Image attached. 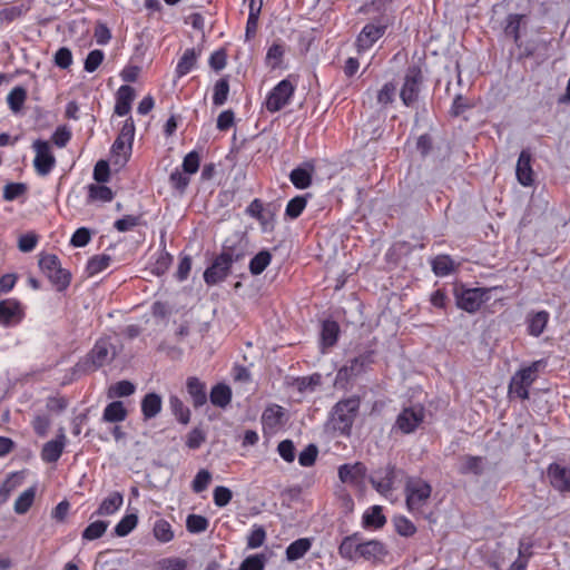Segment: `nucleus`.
Here are the masks:
<instances>
[{
    "mask_svg": "<svg viewBox=\"0 0 570 570\" xmlns=\"http://www.w3.org/2000/svg\"><path fill=\"white\" fill-rule=\"evenodd\" d=\"M338 554L342 559L356 562L360 559L377 563L382 561L387 551L384 544L377 540L362 541L358 533L345 537L338 546Z\"/></svg>",
    "mask_w": 570,
    "mask_h": 570,
    "instance_id": "obj_1",
    "label": "nucleus"
},
{
    "mask_svg": "<svg viewBox=\"0 0 570 570\" xmlns=\"http://www.w3.org/2000/svg\"><path fill=\"white\" fill-rule=\"evenodd\" d=\"M404 494L406 509L413 517L434 521L433 513L426 512L432 494L429 482L421 478H410L405 483Z\"/></svg>",
    "mask_w": 570,
    "mask_h": 570,
    "instance_id": "obj_2",
    "label": "nucleus"
},
{
    "mask_svg": "<svg viewBox=\"0 0 570 570\" xmlns=\"http://www.w3.org/2000/svg\"><path fill=\"white\" fill-rule=\"evenodd\" d=\"M135 138V124L131 118H128L121 129L116 140L114 141L110 150V161L118 167H122L129 160L132 142Z\"/></svg>",
    "mask_w": 570,
    "mask_h": 570,
    "instance_id": "obj_3",
    "label": "nucleus"
},
{
    "mask_svg": "<svg viewBox=\"0 0 570 570\" xmlns=\"http://www.w3.org/2000/svg\"><path fill=\"white\" fill-rule=\"evenodd\" d=\"M546 366L542 360L532 362L529 366L520 368L511 379L509 394L521 400L529 399V387L537 380L541 368Z\"/></svg>",
    "mask_w": 570,
    "mask_h": 570,
    "instance_id": "obj_4",
    "label": "nucleus"
},
{
    "mask_svg": "<svg viewBox=\"0 0 570 570\" xmlns=\"http://www.w3.org/2000/svg\"><path fill=\"white\" fill-rule=\"evenodd\" d=\"M39 267L57 291H65L69 286L71 276L68 271L61 267L57 255L41 254L39 258Z\"/></svg>",
    "mask_w": 570,
    "mask_h": 570,
    "instance_id": "obj_5",
    "label": "nucleus"
},
{
    "mask_svg": "<svg viewBox=\"0 0 570 570\" xmlns=\"http://www.w3.org/2000/svg\"><path fill=\"white\" fill-rule=\"evenodd\" d=\"M35 151L33 168L39 176H48L56 167L57 160L51 145L47 140L37 139L32 142Z\"/></svg>",
    "mask_w": 570,
    "mask_h": 570,
    "instance_id": "obj_6",
    "label": "nucleus"
},
{
    "mask_svg": "<svg viewBox=\"0 0 570 570\" xmlns=\"http://www.w3.org/2000/svg\"><path fill=\"white\" fill-rule=\"evenodd\" d=\"M360 409V399L358 397H350L343 401H340L334 406L333 417L335 423L337 424V429L343 432H347L351 430L354 419L357 415Z\"/></svg>",
    "mask_w": 570,
    "mask_h": 570,
    "instance_id": "obj_7",
    "label": "nucleus"
},
{
    "mask_svg": "<svg viewBox=\"0 0 570 570\" xmlns=\"http://www.w3.org/2000/svg\"><path fill=\"white\" fill-rule=\"evenodd\" d=\"M294 91L295 86L289 79L279 81L267 95L265 108L269 112L279 111L291 101Z\"/></svg>",
    "mask_w": 570,
    "mask_h": 570,
    "instance_id": "obj_8",
    "label": "nucleus"
},
{
    "mask_svg": "<svg viewBox=\"0 0 570 570\" xmlns=\"http://www.w3.org/2000/svg\"><path fill=\"white\" fill-rule=\"evenodd\" d=\"M422 79V72L419 67L412 66L407 68L400 91L401 100L406 107L412 106L417 100Z\"/></svg>",
    "mask_w": 570,
    "mask_h": 570,
    "instance_id": "obj_9",
    "label": "nucleus"
},
{
    "mask_svg": "<svg viewBox=\"0 0 570 570\" xmlns=\"http://www.w3.org/2000/svg\"><path fill=\"white\" fill-rule=\"evenodd\" d=\"M234 256L229 252H223L213 264L205 271L204 279L207 285H215L223 282L229 274Z\"/></svg>",
    "mask_w": 570,
    "mask_h": 570,
    "instance_id": "obj_10",
    "label": "nucleus"
},
{
    "mask_svg": "<svg viewBox=\"0 0 570 570\" xmlns=\"http://www.w3.org/2000/svg\"><path fill=\"white\" fill-rule=\"evenodd\" d=\"M116 354L115 345L109 338L102 337L96 342L89 352L88 362H90L92 368L96 370L111 362Z\"/></svg>",
    "mask_w": 570,
    "mask_h": 570,
    "instance_id": "obj_11",
    "label": "nucleus"
},
{
    "mask_svg": "<svg viewBox=\"0 0 570 570\" xmlns=\"http://www.w3.org/2000/svg\"><path fill=\"white\" fill-rule=\"evenodd\" d=\"M424 416L422 406L406 407L397 415L394 428L403 434H410L423 422Z\"/></svg>",
    "mask_w": 570,
    "mask_h": 570,
    "instance_id": "obj_12",
    "label": "nucleus"
},
{
    "mask_svg": "<svg viewBox=\"0 0 570 570\" xmlns=\"http://www.w3.org/2000/svg\"><path fill=\"white\" fill-rule=\"evenodd\" d=\"M24 317V308L20 301L6 298L0 301V325L11 327L18 325Z\"/></svg>",
    "mask_w": 570,
    "mask_h": 570,
    "instance_id": "obj_13",
    "label": "nucleus"
},
{
    "mask_svg": "<svg viewBox=\"0 0 570 570\" xmlns=\"http://www.w3.org/2000/svg\"><path fill=\"white\" fill-rule=\"evenodd\" d=\"M488 299V291L485 288H466L461 291L456 296V305L459 308L468 312H476L481 305Z\"/></svg>",
    "mask_w": 570,
    "mask_h": 570,
    "instance_id": "obj_14",
    "label": "nucleus"
},
{
    "mask_svg": "<svg viewBox=\"0 0 570 570\" xmlns=\"http://www.w3.org/2000/svg\"><path fill=\"white\" fill-rule=\"evenodd\" d=\"M366 468L363 463L343 464L338 468V478L343 483L361 487L364 483Z\"/></svg>",
    "mask_w": 570,
    "mask_h": 570,
    "instance_id": "obj_15",
    "label": "nucleus"
},
{
    "mask_svg": "<svg viewBox=\"0 0 570 570\" xmlns=\"http://www.w3.org/2000/svg\"><path fill=\"white\" fill-rule=\"evenodd\" d=\"M395 480L394 466L387 465L376 470L371 476V483L374 489L383 495L392 492Z\"/></svg>",
    "mask_w": 570,
    "mask_h": 570,
    "instance_id": "obj_16",
    "label": "nucleus"
},
{
    "mask_svg": "<svg viewBox=\"0 0 570 570\" xmlns=\"http://www.w3.org/2000/svg\"><path fill=\"white\" fill-rule=\"evenodd\" d=\"M385 32V26L368 23L360 32L356 46L358 52L368 50Z\"/></svg>",
    "mask_w": 570,
    "mask_h": 570,
    "instance_id": "obj_17",
    "label": "nucleus"
},
{
    "mask_svg": "<svg viewBox=\"0 0 570 570\" xmlns=\"http://www.w3.org/2000/svg\"><path fill=\"white\" fill-rule=\"evenodd\" d=\"M66 445V435L62 429L55 440L45 443L41 451V459L47 463H53L59 460Z\"/></svg>",
    "mask_w": 570,
    "mask_h": 570,
    "instance_id": "obj_18",
    "label": "nucleus"
},
{
    "mask_svg": "<svg viewBox=\"0 0 570 570\" xmlns=\"http://www.w3.org/2000/svg\"><path fill=\"white\" fill-rule=\"evenodd\" d=\"M315 171L313 161H307L303 166L293 169L289 174V180L297 189H306L312 185V177Z\"/></svg>",
    "mask_w": 570,
    "mask_h": 570,
    "instance_id": "obj_19",
    "label": "nucleus"
},
{
    "mask_svg": "<svg viewBox=\"0 0 570 570\" xmlns=\"http://www.w3.org/2000/svg\"><path fill=\"white\" fill-rule=\"evenodd\" d=\"M548 476L554 489L558 491H570V470L559 464H550Z\"/></svg>",
    "mask_w": 570,
    "mask_h": 570,
    "instance_id": "obj_20",
    "label": "nucleus"
},
{
    "mask_svg": "<svg viewBox=\"0 0 570 570\" xmlns=\"http://www.w3.org/2000/svg\"><path fill=\"white\" fill-rule=\"evenodd\" d=\"M517 179L523 186L533 184V170L531 167V154L529 150H522L517 163Z\"/></svg>",
    "mask_w": 570,
    "mask_h": 570,
    "instance_id": "obj_21",
    "label": "nucleus"
},
{
    "mask_svg": "<svg viewBox=\"0 0 570 570\" xmlns=\"http://www.w3.org/2000/svg\"><path fill=\"white\" fill-rule=\"evenodd\" d=\"M549 313L547 311H539L529 313L527 316V331L529 335L538 337L547 327L549 322Z\"/></svg>",
    "mask_w": 570,
    "mask_h": 570,
    "instance_id": "obj_22",
    "label": "nucleus"
},
{
    "mask_svg": "<svg viewBox=\"0 0 570 570\" xmlns=\"http://www.w3.org/2000/svg\"><path fill=\"white\" fill-rule=\"evenodd\" d=\"M199 56L200 50H196L195 48L186 49L177 62L175 70L176 77L181 78L189 73L196 67Z\"/></svg>",
    "mask_w": 570,
    "mask_h": 570,
    "instance_id": "obj_23",
    "label": "nucleus"
},
{
    "mask_svg": "<svg viewBox=\"0 0 570 570\" xmlns=\"http://www.w3.org/2000/svg\"><path fill=\"white\" fill-rule=\"evenodd\" d=\"M122 503V494L118 491H114L101 501L95 514L100 517L112 515L121 508Z\"/></svg>",
    "mask_w": 570,
    "mask_h": 570,
    "instance_id": "obj_24",
    "label": "nucleus"
},
{
    "mask_svg": "<svg viewBox=\"0 0 570 570\" xmlns=\"http://www.w3.org/2000/svg\"><path fill=\"white\" fill-rule=\"evenodd\" d=\"M135 91L130 86L124 85L117 91L115 112L118 116H126L131 109Z\"/></svg>",
    "mask_w": 570,
    "mask_h": 570,
    "instance_id": "obj_25",
    "label": "nucleus"
},
{
    "mask_svg": "<svg viewBox=\"0 0 570 570\" xmlns=\"http://www.w3.org/2000/svg\"><path fill=\"white\" fill-rule=\"evenodd\" d=\"M187 392L191 397L195 407L203 406L207 401L206 385L199 379L191 376L187 379Z\"/></svg>",
    "mask_w": 570,
    "mask_h": 570,
    "instance_id": "obj_26",
    "label": "nucleus"
},
{
    "mask_svg": "<svg viewBox=\"0 0 570 570\" xmlns=\"http://www.w3.org/2000/svg\"><path fill=\"white\" fill-rule=\"evenodd\" d=\"M284 415L285 412L281 405L271 404L262 414V423L265 429L274 430L282 424Z\"/></svg>",
    "mask_w": 570,
    "mask_h": 570,
    "instance_id": "obj_27",
    "label": "nucleus"
},
{
    "mask_svg": "<svg viewBox=\"0 0 570 570\" xmlns=\"http://www.w3.org/2000/svg\"><path fill=\"white\" fill-rule=\"evenodd\" d=\"M362 523L364 528H382L386 523L382 507L373 505L368 508L363 514Z\"/></svg>",
    "mask_w": 570,
    "mask_h": 570,
    "instance_id": "obj_28",
    "label": "nucleus"
},
{
    "mask_svg": "<svg viewBox=\"0 0 570 570\" xmlns=\"http://www.w3.org/2000/svg\"><path fill=\"white\" fill-rule=\"evenodd\" d=\"M209 397L213 405L225 409L232 401V390L224 383L216 384L212 387Z\"/></svg>",
    "mask_w": 570,
    "mask_h": 570,
    "instance_id": "obj_29",
    "label": "nucleus"
},
{
    "mask_svg": "<svg viewBox=\"0 0 570 570\" xmlns=\"http://www.w3.org/2000/svg\"><path fill=\"white\" fill-rule=\"evenodd\" d=\"M88 189V203H108L114 199V193L112 190L100 184H90L87 186Z\"/></svg>",
    "mask_w": 570,
    "mask_h": 570,
    "instance_id": "obj_30",
    "label": "nucleus"
},
{
    "mask_svg": "<svg viewBox=\"0 0 570 570\" xmlns=\"http://www.w3.org/2000/svg\"><path fill=\"white\" fill-rule=\"evenodd\" d=\"M161 397L156 393H148L141 401V412L146 420L155 417L161 410Z\"/></svg>",
    "mask_w": 570,
    "mask_h": 570,
    "instance_id": "obj_31",
    "label": "nucleus"
},
{
    "mask_svg": "<svg viewBox=\"0 0 570 570\" xmlns=\"http://www.w3.org/2000/svg\"><path fill=\"white\" fill-rule=\"evenodd\" d=\"M112 262V258L108 254H98L92 256L86 265V274L88 277H92L105 269H107Z\"/></svg>",
    "mask_w": 570,
    "mask_h": 570,
    "instance_id": "obj_32",
    "label": "nucleus"
},
{
    "mask_svg": "<svg viewBox=\"0 0 570 570\" xmlns=\"http://www.w3.org/2000/svg\"><path fill=\"white\" fill-rule=\"evenodd\" d=\"M312 540L308 538H301L292 542L286 549V559L288 561H295L305 556L311 549Z\"/></svg>",
    "mask_w": 570,
    "mask_h": 570,
    "instance_id": "obj_33",
    "label": "nucleus"
},
{
    "mask_svg": "<svg viewBox=\"0 0 570 570\" xmlns=\"http://www.w3.org/2000/svg\"><path fill=\"white\" fill-rule=\"evenodd\" d=\"M153 534L160 543H168L175 538L171 524L165 519H158L155 521Z\"/></svg>",
    "mask_w": 570,
    "mask_h": 570,
    "instance_id": "obj_34",
    "label": "nucleus"
},
{
    "mask_svg": "<svg viewBox=\"0 0 570 570\" xmlns=\"http://www.w3.org/2000/svg\"><path fill=\"white\" fill-rule=\"evenodd\" d=\"M126 416H127V411H126L122 402L115 401V402L109 403L105 407L104 414H102V420L106 422L116 423V422L124 421L126 419Z\"/></svg>",
    "mask_w": 570,
    "mask_h": 570,
    "instance_id": "obj_35",
    "label": "nucleus"
},
{
    "mask_svg": "<svg viewBox=\"0 0 570 570\" xmlns=\"http://www.w3.org/2000/svg\"><path fill=\"white\" fill-rule=\"evenodd\" d=\"M109 527V521L96 520L90 522L81 533L82 540L94 541L101 538Z\"/></svg>",
    "mask_w": 570,
    "mask_h": 570,
    "instance_id": "obj_36",
    "label": "nucleus"
},
{
    "mask_svg": "<svg viewBox=\"0 0 570 570\" xmlns=\"http://www.w3.org/2000/svg\"><path fill=\"white\" fill-rule=\"evenodd\" d=\"M229 82L228 77H223L217 80L213 88V104L217 107L223 106L228 98Z\"/></svg>",
    "mask_w": 570,
    "mask_h": 570,
    "instance_id": "obj_37",
    "label": "nucleus"
},
{
    "mask_svg": "<svg viewBox=\"0 0 570 570\" xmlns=\"http://www.w3.org/2000/svg\"><path fill=\"white\" fill-rule=\"evenodd\" d=\"M432 269L436 276H446L454 271V262L449 255H439L432 261Z\"/></svg>",
    "mask_w": 570,
    "mask_h": 570,
    "instance_id": "obj_38",
    "label": "nucleus"
},
{
    "mask_svg": "<svg viewBox=\"0 0 570 570\" xmlns=\"http://www.w3.org/2000/svg\"><path fill=\"white\" fill-rule=\"evenodd\" d=\"M169 405H170V409H171L174 415L180 423H183L185 425L189 423L190 411L187 406H185V404L178 396L171 395L169 397Z\"/></svg>",
    "mask_w": 570,
    "mask_h": 570,
    "instance_id": "obj_39",
    "label": "nucleus"
},
{
    "mask_svg": "<svg viewBox=\"0 0 570 570\" xmlns=\"http://www.w3.org/2000/svg\"><path fill=\"white\" fill-rule=\"evenodd\" d=\"M138 524V515L130 513L124 515L115 527V534L117 537L128 535Z\"/></svg>",
    "mask_w": 570,
    "mask_h": 570,
    "instance_id": "obj_40",
    "label": "nucleus"
},
{
    "mask_svg": "<svg viewBox=\"0 0 570 570\" xmlns=\"http://www.w3.org/2000/svg\"><path fill=\"white\" fill-rule=\"evenodd\" d=\"M272 255L267 250H262L256 254L249 262V271L253 275L262 274L265 268L271 264Z\"/></svg>",
    "mask_w": 570,
    "mask_h": 570,
    "instance_id": "obj_41",
    "label": "nucleus"
},
{
    "mask_svg": "<svg viewBox=\"0 0 570 570\" xmlns=\"http://www.w3.org/2000/svg\"><path fill=\"white\" fill-rule=\"evenodd\" d=\"M36 497V489L29 488L24 490L14 502V512L24 514L32 505Z\"/></svg>",
    "mask_w": 570,
    "mask_h": 570,
    "instance_id": "obj_42",
    "label": "nucleus"
},
{
    "mask_svg": "<svg viewBox=\"0 0 570 570\" xmlns=\"http://www.w3.org/2000/svg\"><path fill=\"white\" fill-rule=\"evenodd\" d=\"M26 99L27 91L22 87H14L7 96L8 106L13 112L21 110Z\"/></svg>",
    "mask_w": 570,
    "mask_h": 570,
    "instance_id": "obj_43",
    "label": "nucleus"
},
{
    "mask_svg": "<svg viewBox=\"0 0 570 570\" xmlns=\"http://www.w3.org/2000/svg\"><path fill=\"white\" fill-rule=\"evenodd\" d=\"M284 52L285 49L281 43H273L266 52V65L272 69L279 67L283 61Z\"/></svg>",
    "mask_w": 570,
    "mask_h": 570,
    "instance_id": "obj_44",
    "label": "nucleus"
},
{
    "mask_svg": "<svg viewBox=\"0 0 570 570\" xmlns=\"http://www.w3.org/2000/svg\"><path fill=\"white\" fill-rule=\"evenodd\" d=\"M208 525V519L200 514H189L186 519V529L190 533L205 532Z\"/></svg>",
    "mask_w": 570,
    "mask_h": 570,
    "instance_id": "obj_45",
    "label": "nucleus"
},
{
    "mask_svg": "<svg viewBox=\"0 0 570 570\" xmlns=\"http://www.w3.org/2000/svg\"><path fill=\"white\" fill-rule=\"evenodd\" d=\"M338 325L334 321H326L322 327V341L325 346H333L338 336Z\"/></svg>",
    "mask_w": 570,
    "mask_h": 570,
    "instance_id": "obj_46",
    "label": "nucleus"
},
{
    "mask_svg": "<svg viewBox=\"0 0 570 570\" xmlns=\"http://www.w3.org/2000/svg\"><path fill=\"white\" fill-rule=\"evenodd\" d=\"M307 205V198L305 196H296L292 198L285 208V215L291 219L297 218Z\"/></svg>",
    "mask_w": 570,
    "mask_h": 570,
    "instance_id": "obj_47",
    "label": "nucleus"
},
{
    "mask_svg": "<svg viewBox=\"0 0 570 570\" xmlns=\"http://www.w3.org/2000/svg\"><path fill=\"white\" fill-rule=\"evenodd\" d=\"M135 385L129 381H119L112 384L108 390L109 397L129 396L135 392Z\"/></svg>",
    "mask_w": 570,
    "mask_h": 570,
    "instance_id": "obj_48",
    "label": "nucleus"
},
{
    "mask_svg": "<svg viewBox=\"0 0 570 570\" xmlns=\"http://www.w3.org/2000/svg\"><path fill=\"white\" fill-rule=\"evenodd\" d=\"M396 532L402 537H412L416 533L415 524L406 517L400 515L394 518Z\"/></svg>",
    "mask_w": 570,
    "mask_h": 570,
    "instance_id": "obj_49",
    "label": "nucleus"
},
{
    "mask_svg": "<svg viewBox=\"0 0 570 570\" xmlns=\"http://www.w3.org/2000/svg\"><path fill=\"white\" fill-rule=\"evenodd\" d=\"M524 16L510 14L507 19L505 35L511 37L515 42L520 39V27Z\"/></svg>",
    "mask_w": 570,
    "mask_h": 570,
    "instance_id": "obj_50",
    "label": "nucleus"
},
{
    "mask_svg": "<svg viewBox=\"0 0 570 570\" xmlns=\"http://www.w3.org/2000/svg\"><path fill=\"white\" fill-rule=\"evenodd\" d=\"M266 540V531L262 525H254L247 535V548L257 549L264 544Z\"/></svg>",
    "mask_w": 570,
    "mask_h": 570,
    "instance_id": "obj_51",
    "label": "nucleus"
},
{
    "mask_svg": "<svg viewBox=\"0 0 570 570\" xmlns=\"http://www.w3.org/2000/svg\"><path fill=\"white\" fill-rule=\"evenodd\" d=\"M200 165L199 154L195 150L188 153L183 160V171L188 176L194 175L198 171Z\"/></svg>",
    "mask_w": 570,
    "mask_h": 570,
    "instance_id": "obj_52",
    "label": "nucleus"
},
{
    "mask_svg": "<svg viewBox=\"0 0 570 570\" xmlns=\"http://www.w3.org/2000/svg\"><path fill=\"white\" fill-rule=\"evenodd\" d=\"M27 191L26 184L22 183H9L3 187V199L7 202H12L20 196L24 195Z\"/></svg>",
    "mask_w": 570,
    "mask_h": 570,
    "instance_id": "obj_53",
    "label": "nucleus"
},
{
    "mask_svg": "<svg viewBox=\"0 0 570 570\" xmlns=\"http://www.w3.org/2000/svg\"><path fill=\"white\" fill-rule=\"evenodd\" d=\"M396 94V87L392 82H386L377 92V102L385 107L393 102Z\"/></svg>",
    "mask_w": 570,
    "mask_h": 570,
    "instance_id": "obj_54",
    "label": "nucleus"
},
{
    "mask_svg": "<svg viewBox=\"0 0 570 570\" xmlns=\"http://www.w3.org/2000/svg\"><path fill=\"white\" fill-rule=\"evenodd\" d=\"M22 478L18 474H11L7 478L0 488V499L4 502L10 493L21 484Z\"/></svg>",
    "mask_w": 570,
    "mask_h": 570,
    "instance_id": "obj_55",
    "label": "nucleus"
},
{
    "mask_svg": "<svg viewBox=\"0 0 570 570\" xmlns=\"http://www.w3.org/2000/svg\"><path fill=\"white\" fill-rule=\"evenodd\" d=\"M28 8L23 4L6 8L0 11V19L4 22H11L26 14Z\"/></svg>",
    "mask_w": 570,
    "mask_h": 570,
    "instance_id": "obj_56",
    "label": "nucleus"
},
{
    "mask_svg": "<svg viewBox=\"0 0 570 570\" xmlns=\"http://www.w3.org/2000/svg\"><path fill=\"white\" fill-rule=\"evenodd\" d=\"M232 498H233V493L228 488L218 485L214 489L213 499H214V503L217 507H219V508L226 507L230 502Z\"/></svg>",
    "mask_w": 570,
    "mask_h": 570,
    "instance_id": "obj_57",
    "label": "nucleus"
},
{
    "mask_svg": "<svg viewBox=\"0 0 570 570\" xmlns=\"http://www.w3.org/2000/svg\"><path fill=\"white\" fill-rule=\"evenodd\" d=\"M187 562L180 558H165L158 561L157 570H186Z\"/></svg>",
    "mask_w": 570,
    "mask_h": 570,
    "instance_id": "obj_58",
    "label": "nucleus"
},
{
    "mask_svg": "<svg viewBox=\"0 0 570 570\" xmlns=\"http://www.w3.org/2000/svg\"><path fill=\"white\" fill-rule=\"evenodd\" d=\"M265 561L264 554L249 556L242 562L239 570H264Z\"/></svg>",
    "mask_w": 570,
    "mask_h": 570,
    "instance_id": "obj_59",
    "label": "nucleus"
},
{
    "mask_svg": "<svg viewBox=\"0 0 570 570\" xmlns=\"http://www.w3.org/2000/svg\"><path fill=\"white\" fill-rule=\"evenodd\" d=\"M212 480V474L207 470H200L193 480L191 488L196 493L207 489Z\"/></svg>",
    "mask_w": 570,
    "mask_h": 570,
    "instance_id": "obj_60",
    "label": "nucleus"
},
{
    "mask_svg": "<svg viewBox=\"0 0 570 570\" xmlns=\"http://www.w3.org/2000/svg\"><path fill=\"white\" fill-rule=\"evenodd\" d=\"M55 65L61 69H67L72 65V53L67 47L57 50L53 57Z\"/></svg>",
    "mask_w": 570,
    "mask_h": 570,
    "instance_id": "obj_61",
    "label": "nucleus"
},
{
    "mask_svg": "<svg viewBox=\"0 0 570 570\" xmlns=\"http://www.w3.org/2000/svg\"><path fill=\"white\" fill-rule=\"evenodd\" d=\"M104 52L101 50H92L87 55L85 60V70L87 72H94L101 65L104 60Z\"/></svg>",
    "mask_w": 570,
    "mask_h": 570,
    "instance_id": "obj_62",
    "label": "nucleus"
},
{
    "mask_svg": "<svg viewBox=\"0 0 570 570\" xmlns=\"http://www.w3.org/2000/svg\"><path fill=\"white\" fill-rule=\"evenodd\" d=\"M39 237L35 233L23 234L18 239V248L23 253H29L35 249Z\"/></svg>",
    "mask_w": 570,
    "mask_h": 570,
    "instance_id": "obj_63",
    "label": "nucleus"
},
{
    "mask_svg": "<svg viewBox=\"0 0 570 570\" xmlns=\"http://www.w3.org/2000/svg\"><path fill=\"white\" fill-rule=\"evenodd\" d=\"M70 139L71 131L66 126L58 127L51 136L52 142L59 148L66 147Z\"/></svg>",
    "mask_w": 570,
    "mask_h": 570,
    "instance_id": "obj_64",
    "label": "nucleus"
}]
</instances>
